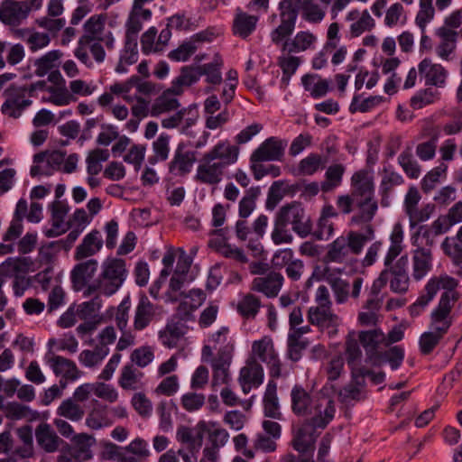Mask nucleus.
<instances>
[{
  "label": "nucleus",
  "mask_w": 462,
  "mask_h": 462,
  "mask_svg": "<svg viewBox=\"0 0 462 462\" xmlns=\"http://www.w3.org/2000/svg\"><path fill=\"white\" fill-rule=\"evenodd\" d=\"M336 206L342 215H350V222L355 225L370 223L378 211L373 176L366 170L356 171L351 177V191L339 195Z\"/></svg>",
  "instance_id": "f257e3e1"
},
{
  "label": "nucleus",
  "mask_w": 462,
  "mask_h": 462,
  "mask_svg": "<svg viewBox=\"0 0 462 462\" xmlns=\"http://www.w3.org/2000/svg\"><path fill=\"white\" fill-rule=\"evenodd\" d=\"M239 148L228 142H220L206 152L197 168L195 180L198 182L216 185L223 178L226 166L236 162Z\"/></svg>",
  "instance_id": "f03ea898"
},
{
  "label": "nucleus",
  "mask_w": 462,
  "mask_h": 462,
  "mask_svg": "<svg viewBox=\"0 0 462 462\" xmlns=\"http://www.w3.org/2000/svg\"><path fill=\"white\" fill-rule=\"evenodd\" d=\"M127 276L125 262L123 259H106L101 265L97 279L93 280L84 290V297L98 293L106 297L115 294L124 283Z\"/></svg>",
  "instance_id": "7ed1b4c3"
},
{
  "label": "nucleus",
  "mask_w": 462,
  "mask_h": 462,
  "mask_svg": "<svg viewBox=\"0 0 462 462\" xmlns=\"http://www.w3.org/2000/svg\"><path fill=\"white\" fill-rule=\"evenodd\" d=\"M408 257L401 256L393 266L383 269L371 287V293L378 296L382 289L390 283V289L394 293H405L410 285V277L407 272Z\"/></svg>",
  "instance_id": "20e7f679"
},
{
  "label": "nucleus",
  "mask_w": 462,
  "mask_h": 462,
  "mask_svg": "<svg viewBox=\"0 0 462 462\" xmlns=\"http://www.w3.org/2000/svg\"><path fill=\"white\" fill-rule=\"evenodd\" d=\"M286 225H291V229L300 237H307L312 230V223L310 217L301 203L292 201L280 208L276 216Z\"/></svg>",
  "instance_id": "39448f33"
},
{
  "label": "nucleus",
  "mask_w": 462,
  "mask_h": 462,
  "mask_svg": "<svg viewBox=\"0 0 462 462\" xmlns=\"http://www.w3.org/2000/svg\"><path fill=\"white\" fill-rule=\"evenodd\" d=\"M43 0H5L0 5V21L10 26H18L32 11L40 9Z\"/></svg>",
  "instance_id": "423d86ee"
},
{
  "label": "nucleus",
  "mask_w": 462,
  "mask_h": 462,
  "mask_svg": "<svg viewBox=\"0 0 462 462\" xmlns=\"http://www.w3.org/2000/svg\"><path fill=\"white\" fill-rule=\"evenodd\" d=\"M296 3L293 0H282L279 3L281 23L271 32L273 43L279 44L293 32L298 17Z\"/></svg>",
  "instance_id": "0eeeda50"
},
{
  "label": "nucleus",
  "mask_w": 462,
  "mask_h": 462,
  "mask_svg": "<svg viewBox=\"0 0 462 462\" xmlns=\"http://www.w3.org/2000/svg\"><path fill=\"white\" fill-rule=\"evenodd\" d=\"M26 87L11 85L4 92L5 100L1 106V112L9 117L18 118L23 112L32 105V101L26 97Z\"/></svg>",
  "instance_id": "6e6552de"
},
{
  "label": "nucleus",
  "mask_w": 462,
  "mask_h": 462,
  "mask_svg": "<svg viewBox=\"0 0 462 462\" xmlns=\"http://www.w3.org/2000/svg\"><path fill=\"white\" fill-rule=\"evenodd\" d=\"M345 355L354 380L357 383H363L369 369L360 366L363 354L355 331L349 332L346 337Z\"/></svg>",
  "instance_id": "1a4fd4ad"
},
{
  "label": "nucleus",
  "mask_w": 462,
  "mask_h": 462,
  "mask_svg": "<svg viewBox=\"0 0 462 462\" xmlns=\"http://www.w3.org/2000/svg\"><path fill=\"white\" fill-rule=\"evenodd\" d=\"M319 430L313 424L304 420L292 432L291 446L299 454L313 453L315 443L319 436Z\"/></svg>",
  "instance_id": "9d476101"
},
{
  "label": "nucleus",
  "mask_w": 462,
  "mask_h": 462,
  "mask_svg": "<svg viewBox=\"0 0 462 462\" xmlns=\"http://www.w3.org/2000/svg\"><path fill=\"white\" fill-rule=\"evenodd\" d=\"M326 281L331 287L335 300L337 304L346 302L349 295L355 300L358 299L364 282V279L362 277H356L353 280L352 290L350 292L349 282L341 277L330 273L326 277Z\"/></svg>",
  "instance_id": "9b49d317"
},
{
  "label": "nucleus",
  "mask_w": 462,
  "mask_h": 462,
  "mask_svg": "<svg viewBox=\"0 0 462 462\" xmlns=\"http://www.w3.org/2000/svg\"><path fill=\"white\" fill-rule=\"evenodd\" d=\"M335 412V402L330 397L323 395L314 401L308 413V415H310V418L305 420L319 430H324L333 420Z\"/></svg>",
  "instance_id": "f8f14e48"
},
{
  "label": "nucleus",
  "mask_w": 462,
  "mask_h": 462,
  "mask_svg": "<svg viewBox=\"0 0 462 462\" xmlns=\"http://www.w3.org/2000/svg\"><path fill=\"white\" fill-rule=\"evenodd\" d=\"M452 300V295L449 292L442 293L439 305L430 315V328L443 336L447 334L453 321L451 310L454 304L451 303Z\"/></svg>",
  "instance_id": "ddd939ff"
},
{
  "label": "nucleus",
  "mask_w": 462,
  "mask_h": 462,
  "mask_svg": "<svg viewBox=\"0 0 462 462\" xmlns=\"http://www.w3.org/2000/svg\"><path fill=\"white\" fill-rule=\"evenodd\" d=\"M34 436L38 448L45 453H56L65 448L66 441L47 422H41L36 426Z\"/></svg>",
  "instance_id": "4468645a"
},
{
  "label": "nucleus",
  "mask_w": 462,
  "mask_h": 462,
  "mask_svg": "<svg viewBox=\"0 0 462 462\" xmlns=\"http://www.w3.org/2000/svg\"><path fill=\"white\" fill-rule=\"evenodd\" d=\"M252 351L254 356L269 366L271 377L279 378L282 375V364L270 338L264 337L261 340L254 341Z\"/></svg>",
  "instance_id": "2eb2a0df"
},
{
  "label": "nucleus",
  "mask_w": 462,
  "mask_h": 462,
  "mask_svg": "<svg viewBox=\"0 0 462 462\" xmlns=\"http://www.w3.org/2000/svg\"><path fill=\"white\" fill-rule=\"evenodd\" d=\"M308 319L312 325L328 329L329 334H336L340 323L338 316L328 306L310 307L308 310Z\"/></svg>",
  "instance_id": "dca6fc26"
},
{
  "label": "nucleus",
  "mask_w": 462,
  "mask_h": 462,
  "mask_svg": "<svg viewBox=\"0 0 462 462\" xmlns=\"http://www.w3.org/2000/svg\"><path fill=\"white\" fill-rule=\"evenodd\" d=\"M286 142L276 137L266 139L251 155L252 162L282 161Z\"/></svg>",
  "instance_id": "f3484780"
},
{
  "label": "nucleus",
  "mask_w": 462,
  "mask_h": 462,
  "mask_svg": "<svg viewBox=\"0 0 462 462\" xmlns=\"http://www.w3.org/2000/svg\"><path fill=\"white\" fill-rule=\"evenodd\" d=\"M283 283V276L277 272L272 271L263 276L253 280L251 290L261 292L268 298L276 297Z\"/></svg>",
  "instance_id": "a211bd4d"
},
{
  "label": "nucleus",
  "mask_w": 462,
  "mask_h": 462,
  "mask_svg": "<svg viewBox=\"0 0 462 462\" xmlns=\"http://www.w3.org/2000/svg\"><path fill=\"white\" fill-rule=\"evenodd\" d=\"M263 380V369L256 360H248L240 370L238 382L244 393L247 394L253 387H258Z\"/></svg>",
  "instance_id": "6ab92c4d"
},
{
  "label": "nucleus",
  "mask_w": 462,
  "mask_h": 462,
  "mask_svg": "<svg viewBox=\"0 0 462 462\" xmlns=\"http://www.w3.org/2000/svg\"><path fill=\"white\" fill-rule=\"evenodd\" d=\"M159 306L152 303L145 294H142L135 309L134 329L143 330L147 328L159 314Z\"/></svg>",
  "instance_id": "aec40b11"
},
{
  "label": "nucleus",
  "mask_w": 462,
  "mask_h": 462,
  "mask_svg": "<svg viewBox=\"0 0 462 462\" xmlns=\"http://www.w3.org/2000/svg\"><path fill=\"white\" fill-rule=\"evenodd\" d=\"M411 267L412 278L420 281L433 267V253L428 248H414L411 251Z\"/></svg>",
  "instance_id": "412c9836"
},
{
  "label": "nucleus",
  "mask_w": 462,
  "mask_h": 462,
  "mask_svg": "<svg viewBox=\"0 0 462 462\" xmlns=\"http://www.w3.org/2000/svg\"><path fill=\"white\" fill-rule=\"evenodd\" d=\"M97 261L95 259H89L76 264L70 274L73 288L76 291L86 290L87 286L90 283L88 282L97 273Z\"/></svg>",
  "instance_id": "4be33fe9"
},
{
  "label": "nucleus",
  "mask_w": 462,
  "mask_h": 462,
  "mask_svg": "<svg viewBox=\"0 0 462 462\" xmlns=\"http://www.w3.org/2000/svg\"><path fill=\"white\" fill-rule=\"evenodd\" d=\"M196 152L185 151L182 144L177 147L173 159L170 162L169 170L171 173L179 176L188 174L196 162Z\"/></svg>",
  "instance_id": "5701e85b"
},
{
  "label": "nucleus",
  "mask_w": 462,
  "mask_h": 462,
  "mask_svg": "<svg viewBox=\"0 0 462 462\" xmlns=\"http://www.w3.org/2000/svg\"><path fill=\"white\" fill-rule=\"evenodd\" d=\"M106 17L93 15L84 24V34L79 38V44L89 45L93 42H101L105 30Z\"/></svg>",
  "instance_id": "b1692460"
},
{
  "label": "nucleus",
  "mask_w": 462,
  "mask_h": 462,
  "mask_svg": "<svg viewBox=\"0 0 462 462\" xmlns=\"http://www.w3.org/2000/svg\"><path fill=\"white\" fill-rule=\"evenodd\" d=\"M419 71L425 77L427 86L442 88L447 78L446 69L439 64H432L430 60L424 59L419 64Z\"/></svg>",
  "instance_id": "393cba45"
},
{
  "label": "nucleus",
  "mask_w": 462,
  "mask_h": 462,
  "mask_svg": "<svg viewBox=\"0 0 462 462\" xmlns=\"http://www.w3.org/2000/svg\"><path fill=\"white\" fill-rule=\"evenodd\" d=\"M350 261L351 253L344 236L337 237L333 242L328 245L327 252L324 255L325 263H346Z\"/></svg>",
  "instance_id": "a878e982"
},
{
  "label": "nucleus",
  "mask_w": 462,
  "mask_h": 462,
  "mask_svg": "<svg viewBox=\"0 0 462 462\" xmlns=\"http://www.w3.org/2000/svg\"><path fill=\"white\" fill-rule=\"evenodd\" d=\"M32 262L28 257H9L0 265L2 277L14 278L23 276L30 270Z\"/></svg>",
  "instance_id": "bb28decb"
},
{
  "label": "nucleus",
  "mask_w": 462,
  "mask_h": 462,
  "mask_svg": "<svg viewBox=\"0 0 462 462\" xmlns=\"http://www.w3.org/2000/svg\"><path fill=\"white\" fill-rule=\"evenodd\" d=\"M351 255H358L363 252L365 245L374 238V228L367 225L364 233L349 231L344 236Z\"/></svg>",
  "instance_id": "cd10ccee"
},
{
  "label": "nucleus",
  "mask_w": 462,
  "mask_h": 462,
  "mask_svg": "<svg viewBox=\"0 0 462 462\" xmlns=\"http://www.w3.org/2000/svg\"><path fill=\"white\" fill-rule=\"evenodd\" d=\"M176 96L172 88H169L160 95L152 105L150 114L152 116H159L162 114L176 111L180 106L179 100L173 97Z\"/></svg>",
  "instance_id": "c85d7f7f"
},
{
  "label": "nucleus",
  "mask_w": 462,
  "mask_h": 462,
  "mask_svg": "<svg viewBox=\"0 0 462 462\" xmlns=\"http://www.w3.org/2000/svg\"><path fill=\"white\" fill-rule=\"evenodd\" d=\"M49 363L56 375H62V377L69 381H75L80 376L81 372L70 359L60 356H54L50 359Z\"/></svg>",
  "instance_id": "c756f323"
},
{
  "label": "nucleus",
  "mask_w": 462,
  "mask_h": 462,
  "mask_svg": "<svg viewBox=\"0 0 462 462\" xmlns=\"http://www.w3.org/2000/svg\"><path fill=\"white\" fill-rule=\"evenodd\" d=\"M257 22L258 16L248 14L237 8L233 22L234 33L245 39L255 30Z\"/></svg>",
  "instance_id": "7c9ffc66"
},
{
  "label": "nucleus",
  "mask_w": 462,
  "mask_h": 462,
  "mask_svg": "<svg viewBox=\"0 0 462 462\" xmlns=\"http://www.w3.org/2000/svg\"><path fill=\"white\" fill-rule=\"evenodd\" d=\"M292 411L300 416L308 415L314 401L310 393L300 385H295L291 393Z\"/></svg>",
  "instance_id": "2f4dec72"
},
{
  "label": "nucleus",
  "mask_w": 462,
  "mask_h": 462,
  "mask_svg": "<svg viewBox=\"0 0 462 462\" xmlns=\"http://www.w3.org/2000/svg\"><path fill=\"white\" fill-rule=\"evenodd\" d=\"M201 77L199 66H184L180 69V75L172 81L171 88L175 95H181L184 87H189L196 83Z\"/></svg>",
  "instance_id": "473e14b6"
},
{
  "label": "nucleus",
  "mask_w": 462,
  "mask_h": 462,
  "mask_svg": "<svg viewBox=\"0 0 462 462\" xmlns=\"http://www.w3.org/2000/svg\"><path fill=\"white\" fill-rule=\"evenodd\" d=\"M436 34L440 39L437 53L442 59L447 60L456 49L458 32L447 27H439L436 31Z\"/></svg>",
  "instance_id": "72a5a7b5"
},
{
  "label": "nucleus",
  "mask_w": 462,
  "mask_h": 462,
  "mask_svg": "<svg viewBox=\"0 0 462 462\" xmlns=\"http://www.w3.org/2000/svg\"><path fill=\"white\" fill-rule=\"evenodd\" d=\"M263 411L266 417L280 419L279 401L277 397V384L273 380H270L266 386L263 395Z\"/></svg>",
  "instance_id": "f704fd0d"
},
{
  "label": "nucleus",
  "mask_w": 462,
  "mask_h": 462,
  "mask_svg": "<svg viewBox=\"0 0 462 462\" xmlns=\"http://www.w3.org/2000/svg\"><path fill=\"white\" fill-rule=\"evenodd\" d=\"M310 331V327L304 326L298 328L289 334L287 355L291 360L296 362L300 358V352L307 346V342L301 340L300 338L303 334L309 333Z\"/></svg>",
  "instance_id": "c9c22d12"
},
{
  "label": "nucleus",
  "mask_w": 462,
  "mask_h": 462,
  "mask_svg": "<svg viewBox=\"0 0 462 462\" xmlns=\"http://www.w3.org/2000/svg\"><path fill=\"white\" fill-rule=\"evenodd\" d=\"M441 249L455 264H462V226L454 237L447 236L443 240Z\"/></svg>",
  "instance_id": "e433bc0d"
},
{
  "label": "nucleus",
  "mask_w": 462,
  "mask_h": 462,
  "mask_svg": "<svg viewBox=\"0 0 462 462\" xmlns=\"http://www.w3.org/2000/svg\"><path fill=\"white\" fill-rule=\"evenodd\" d=\"M102 240L99 238V232L94 230L87 235L82 243L77 247L75 257L78 260L91 256L102 247Z\"/></svg>",
  "instance_id": "4c0bfd02"
},
{
  "label": "nucleus",
  "mask_w": 462,
  "mask_h": 462,
  "mask_svg": "<svg viewBox=\"0 0 462 462\" xmlns=\"http://www.w3.org/2000/svg\"><path fill=\"white\" fill-rule=\"evenodd\" d=\"M69 211V207L62 203L61 201H54L52 204V227L45 231V236L47 237H55L66 231V229H61L62 223L64 222V217Z\"/></svg>",
  "instance_id": "58836bf2"
},
{
  "label": "nucleus",
  "mask_w": 462,
  "mask_h": 462,
  "mask_svg": "<svg viewBox=\"0 0 462 462\" xmlns=\"http://www.w3.org/2000/svg\"><path fill=\"white\" fill-rule=\"evenodd\" d=\"M57 414L72 421H79L85 415V409L69 397L61 402L57 409Z\"/></svg>",
  "instance_id": "ea45409f"
},
{
  "label": "nucleus",
  "mask_w": 462,
  "mask_h": 462,
  "mask_svg": "<svg viewBox=\"0 0 462 462\" xmlns=\"http://www.w3.org/2000/svg\"><path fill=\"white\" fill-rule=\"evenodd\" d=\"M62 53L60 51H51L39 59L35 60L33 66L35 67L34 73L38 77L47 75L55 67L56 62L61 58Z\"/></svg>",
  "instance_id": "a19ab883"
},
{
  "label": "nucleus",
  "mask_w": 462,
  "mask_h": 462,
  "mask_svg": "<svg viewBox=\"0 0 462 462\" xmlns=\"http://www.w3.org/2000/svg\"><path fill=\"white\" fill-rule=\"evenodd\" d=\"M143 375V374L134 368L133 365H126L122 368L118 383L124 390H136Z\"/></svg>",
  "instance_id": "79ce46f5"
},
{
  "label": "nucleus",
  "mask_w": 462,
  "mask_h": 462,
  "mask_svg": "<svg viewBox=\"0 0 462 462\" xmlns=\"http://www.w3.org/2000/svg\"><path fill=\"white\" fill-rule=\"evenodd\" d=\"M346 168L343 164L337 163L330 165L326 171V180L321 184V189L328 192L338 187L342 182Z\"/></svg>",
  "instance_id": "37998d69"
},
{
  "label": "nucleus",
  "mask_w": 462,
  "mask_h": 462,
  "mask_svg": "<svg viewBox=\"0 0 462 462\" xmlns=\"http://www.w3.org/2000/svg\"><path fill=\"white\" fill-rule=\"evenodd\" d=\"M109 158V152L106 149L96 148L91 150L86 159L87 171L88 175H97L102 171V162Z\"/></svg>",
  "instance_id": "c03bdc74"
},
{
  "label": "nucleus",
  "mask_w": 462,
  "mask_h": 462,
  "mask_svg": "<svg viewBox=\"0 0 462 462\" xmlns=\"http://www.w3.org/2000/svg\"><path fill=\"white\" fill-rule=\"evenodd\" d=\"M327 160L323 159L318 153H310L307 157L302 159L298 166V170L302 175H313L319 170L325 168Z\"/></svg>",
  "instance_id": "a18cd8bd"
},
{
  "label": "nucleus",
  "mask_w": 462,
  "mask_h": 462,
  "mask_svg": "<svg viewBox=\"0 0 462 462\" xmlns=\"http://www.w3.org/2000/svg\"><path fill=\"white\" fill-rule=\"evenodd\" d=\"M316 41L314 34L309 32H298L291 42H285L283 43V51L287 50L289 52H298L306 51Z\"/></svg>",
  "instance_id": "49530a36"
},
{
  "label": "nucleus",
  "mask_w": 462,
  "mask_h": 462,
  "mask_svg": "<svg viewBox=\"0 0 462 462\" xmlns=\"http://www.w3.org/2000/svg\"><path fill=\"white\" fill-rule=\"evenodd\" d=\"M403 183V178L398 172L383 169L382 172V180L380 183V189L383 196L382 204L384 205V198H387L389 193L395 186Z\"/></svg>",
  "instance_id": "de8ad7c7"
},
{
  "label": "nucleus",
  "mask_w": 462,
  "mask_h": 462,
  "mask_svg": "<svg viewBox=\"0 0 462 462\" xmlns=\"http://www.w3.org/2000/svg\"><path fill=\"white\" fill-rule=\"evenodd\" d=\"M86 424L92 430H100L112 424L107 418L106 406H97L93 408L86 418Z\"/></svg>",
  "instance_id": "09e8293b"
},
{
  "label": "nucleus",
  "mask_w": 462,
  "mask_h": 462,
  "mask_svg": "<svg viewBox=\"0 0 462 462\" xmlns=\"http://www.w3.org/2000/svg\"><path fill=\"white\" fill-rule=\"evenodd\" d=\"M436 238L437 236L428 228V226H420L411 237L412 245L414 248H428L432 252Z\"/></svg>",
  "instance_id": "8fccbe9b"
},
{
  "label": "nucleus",
  "mask_w": 462,
  "mask_h": 462,
  "mask_svg": "<svg viewBox=\"0 0 462 462\" xmlns=\"http://www.w3.org/2000/svg\"><path fill=\"white\" fill-rule=\"evenodd\" d=\"M260 195L259 187H252L239 202L238 214L241 218H246L255 208V201Z\"/></svg>",
  "instance_id": "3c124183"
},
{
  "label": "nucleus",
  "mask_w": 462,
  "mask_h": 462,
  "mask_svg": "<svg viewBox=\"0 0 462 462\" xmlns=\"http://www.w3.org/2000/svg\"><path fill=\"white\" fill-rule=\"evenodd\" d=\"M398 162L406 175L411 179H418L420 175V167L413 159L411 149L406 148L398 157Z\"/></svg>",
  "instance_id": "603ef678"
},
{
  "label": "nucleus",
  "mask_w": 462,
  "mask_h": 462,
  "mask_svg": "<svg viewBox=\"0 0 462 462\" xmlns=\"http://www.w3.org/2000/svg\"><path fill=\"white\" fill-rule=\"evenodd\" d=\"M261 301L254 294H246L238 303V312L246 319H254L259 311Z\"/></svg>",
  "instance_id": "864d4df0"
},
{
  "label": "nucleus",
  "mask_w": 462,
  "mask_h": 462,
  "mask_svg": "<svg viewBox=\"0 0 462 462\" xmlns=\"http://www.w3.org/2000/svg\"><path fill=\"white\" fill-rule=\"evenodd\" d=\"M425 292L410 307L411 316H418L420 311L429 304L438 292V287L434 282H428L425 286Z\"/></svg>",
  "instance_id": "5fc2aeb1"
},
{
  "label": "nucleus",
  "mask_w": 462,
  "mask_h": 462,
  "mask_svg": "<svg viewBox=\"0 0 462 462\" xmlns=\"http://www.w3.org/2000/svg\"><path fill=\"white\" fill-rule=\"evenodd\" d=\"M154 155L149 158L152 164L158 161H166L170 152V136L167 134H161L156 141L152 143Z\"/></svg>",
  "instance_id": "6e6d98bb"
},
{
  "label": "nucleus",
  "mask_w": 462,
  "mask_h": 462,
  "mask_svg": "<svg viewBox=\"0 0 462 462\" xmlns=\"http://www.w3.org/2000/svg\"><path fill=\"white\" fill-rule=\"evenodd\" d=\"M183 334V330L179 324H168L162 331H160V338L164 346L175 347Z\"/></svg>",
  "instance_id": "4d7b16f0"
},
{
  "label": "nucleus",
  "mask_w": 462,
  "mask_h": 462,
  "mask_svg": "<svg viewBox=\"0 0 462 462\" xmlns=\"http://www.w3.org/2000/svg\"><path fill=\"white\" fill-rule=\"evenodd\" d=\"M357 339L366 351H374L378 345L384 340V335L376 329L361 331Z\"/></svg>",
  "instance_id": "13d9d810"
},
{
  "label": "nucleus",
  "mask_w": 462,
  "mask_h": 462,
  "mask_svg": "<svg viewBox=\"0 0 462 462\" xmlns=\"http://www.w3.org/2000/svg\"><path fill=\"white\" fill-rule=\"evenodd\" d=\"M439 137V133L434 132L429 141L417 145L416 154L420 160L429 161L434 158Z\"/></svg>",
  "instance_id": "bf43d9fd"
},
{
  "label": "nucleus",
  "mask_w": 462,
  "mask_h": 462,
  "mask_svg": "<svg viewBox=\"0 0 462 462\" xmlns=\"http://www.w3.org/2000/svg\"><path fill=\"white\" fill-rule=\"evenodd\" d=\"M134 411L143 418H148L152 412V403L143 393H136L131 399Z\"/></svg>",
  "instance_id": "052dcab7"
},
{
  "label": "nucleus",
  "mask_w": 462,
  "mask_h": 462,
  "mask_svg": "<svg viewBox=\"0 0 462 462\" xmlns=\"http://www.w3.org/2000/svg\"><path fill=\"white\" fill-rule=\"evenodd\" d=\"M206 396L203 393L189 392L181 396L180 404L185 411L194 412L204 406Z\"/></svg>",
  "instance_id": "680f3d73"
},
{
  "label": "nucleus",
  "mask_w": 462,
  "mask_h": 462,
  "mask_svg": "<svg viewBox=\"0 0 462 462\" xmlns=\"http://www.w3.org/2000/svg\"><path fill=\"white\" fill-rule=\"evenodd\" d=\"M434 211L435 205L431 203L426 204L420 208H415L409 210L407 215L409 217L410 226L414 227L418 224L427 221Z\"/></svg>",
  "instance_id": "e2e57ef3"
},
{
  "label": "nucleus",
  "mask_w": 462,
  "mask_h": 462,
  "mask_svg": "<svg viewBox=\"0 0 462 462\" xmlns=\"http://www.w3.org/2000/svg\"><path fill=\"white\" fill-rule=\"evenodd\" d=\"M433 0H420V10L416 16V24L424 32L427 23L434 17Z\"/></svg>",
  "instance_id": "0e129e2a"
},
{
  "label": "nucleus",
  "mask_w": 462,
  "mask_h": 462,
  "mask_svg": "<svg viewBox=\"0 0 462 462\" xmlns=\"http://www.w3.org/2000/svg\"><path fill=\"white\" fill-rule=\"evenodd\" d=\"M222 61L216 59L214 62L207 63L199 66L201 76L207 77V81L210 84H220L222 81V76L220 72V67Z\"/></svg>",
  "instance_id": "69168bd1"
},
{
  "label": "nucleus",
  "mask_w": 462,
  "mask_h": 462,
  "mask_svg": "<svg viewBox=\"0 0 462 462\" xmlns=\"http://www.w3.org/2000/svg\"><path fill=\"white\" fill-rule=\"evenodd\" d=\"M288 225L275 217L274 228L272 232V240L275 245L290 244L293 240V236L287 228Z\"/></svg>",
  "instance_id": "338daca9"
},
{
  "label": "nucleus",
  "mask_w": 462,
  "mask_h": 462,
  "mask_svg": "<svg viewBox=\"0 0 462 462\" xmlns=\"http://www.w3.org/2000/svg\"><path fill=\"white\" fill-rule=\"evenodd\" d=\"M92 455H88V451L81 448L61 449L57 458V462H87Z\"/></svg>",
  "instance_id": "774afa93"
}]
</instances>
